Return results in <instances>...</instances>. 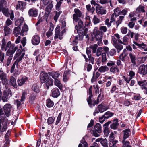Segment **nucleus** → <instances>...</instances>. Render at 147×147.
I'll return each instance as SVG.
<instances>
[{"label": "nucleus", "mask_w": 147, "mask_h": 147, "mask_svg": "<svg viewBox=\"0 0 147 147\" xmlns=\"http://www.w3.org/2000/svg\"><path fill=\"white\" fill-rule=\"evenodd\" d=\"M95 130L93 131L94 135L95 137H98L99 135L98 133H100L102 132V127L99 123H97L94 126Z\"/></svg>", "instance_id": "obj_10"}, {"label": "nucleus", "mask_w": 147, "mask_h": 147, "mask_svg": "<svg viewBox=\"0 0 147 147\" xmlns=\"http://www.w3.org/2000/svg\"><path fill=\"white\" fill-rule=\"evenodd\" d=\"M11 95V91L9 89L6 88L3 92L1 98L2 100L4 102H7L9 98V96Z\"/></svg>", "instance_id": "obj_8"}, {"label": "nucleus", "mask_w": 147, "mask_h": 147, "mask_svg": "<svg viewBox=\"0 0 147 147\" xmlns=\"http://www.w3.org/2000/svg\"><path fill=\"white\" fill-rule=\"evenodd\" d=\"M129 41V38L127 37V36L126 35L124 36V37L121 38V40H119V42L120 43L124 45H126L128 44Z\"/></svg>", "instance_id": "obj_21"}, {"label": "nucleus", "mask_w": 147, "mask_h": 147, "mask_svg": "<svg viewBox=\"0 0 147 147\" xmlns=\"http://www.w3.org/2000/svg\"><path fill=\"white\" fill-rule=\"evenodd\" d=\"M40 42V38L37 35L34 36L32 39V42L33 44L34 45H38Z\"/></svg>", "instance_id": "obj_19"}, {"label": "nucleus", "mask_w": 147, "mask_h": 147, "mask_svg": "<svg viewBox=\"0 0 147 147\" xmlns=\"http://www.w3.org/2000/svg\"><path fill=\"white\" fill-rule=\"evenodd\" d=\"M28 13L30 17H36L38 15V10L35 8H32L29 10Z\"/></svg>", "instance_id": "obj_12"}, {"label": "nucleus", "mask_w": 147, "mask_h": 147, "mask_svg": "<svg viewBox=\"0 0 147 147\" xmlns=\"http://www.w3.org/2000/svg\"><path fill=\"white\" fill-rule=\"evenodd\" d=\"M86 7L87 10L92 13L95 11L94 7H91L90 5V4L87 5Z\"/></svg>", "instance_id": "obj_42"}, {"label": "nucleus", "mask_w": 147, "mask_h": 147, "mask_svg": "<svg viewBox=\"0 0 147 147\" xmlns=\"http://www.w3.org/2000/svg\"><path fill=\"white\" fill-rule=\"evenodd\" d=\"M0 11L2 12L6 16H7L8 15V10L7 9L5 8V7H0Z\"/></svg>", "instance_id": "obj_46"}, {"label": "nucleus", "mask_w": 147, "mask_h": 147, "mask_svg": "<svg viewBox=\"0 0 147 147\" xmlns=\"http://www.w3.org/2000/svg\"><path fill=\"white\" fill-rule=\"evenodd\" d=\"M114 115V113L109 111H108L106 112L104 115V116L106 119H107L110 117Z\"/></svg>", "instance_id": "obj_53"}, {"label": "nucleus", "mask_w": 147, "mask_h": 147, "mask_svg": "<svg viewBox=\"0 0 147 147\" xmlns=\"http://www.w3.org/2000/svg\"><path fill=\"white\" fill-rule=\"evenodd\" d=\"M53 2L52 0H41V4H43L45 5H48L46 7L45 10L49 13H50L53 7Z\"/></svg>", "instance_id": "obj_3"}, {"label": "nucleus", "mask_w": 147, "mask_h": 147, "mask_svg": "<svg viewBox=\"0 0 147 147\" xmlns=\"http://www.w3.org/2000/svg\"><path fill=\"white\" fill-rule=\"evenodd\" d=\"M25 54L24 52H23L20 49H18L16 51L13 57L14 59L15 60L17 58L16 61V63H19L22 59Z\"/></svg>", "instance_id": "obj_4"}, {"label": "nucleus", "mask_w": 147, "mask_h": 147, "mask_svg": "<svg viewBox=\"0 0 147 147\" xmlns=\"http://www.w3.org/2000/svg\"><path fill=\"white\" fill-rule=\"evenodd\" d=\"M129 55L133 65H136V59L135 55L134 53L130 52L129 53Z\"/></svg>", "instance_id": "obj_16"}, {"label": "nucleus", "mask_w": 147, "mask_h": 147, "mask_svg": "<svg viewBox=\"0 0 147 147\" xmlns=\"http://www.w3.org/2000/svg\"><path fill=\"white\" fill-rule=\"evenodd\" d=\"M36 96V94L34 93L30 96L29 98V101L30 103H32L33 102Z\"/></svg>", "instance_id": "obj_48"}, {"label": "nucleus", "mask_w": 147, "mask_h": 147, "mask_svg": "<svg viewBox=\"0 0 147 147\" xmlns=\"http://www.w3.org/2000/svg\"><path fill=\"white\" fill-rule=\"evenodd\" d=\"M109 142L115 141L116 140H114L115 137L114 134L113 132H111L109 136Z\"/></svg>", "instance_id": "obj_60"}, {"label": "nucleus", "mask_w": 147, "mask_h": 147, "mask_svg": "<svg viewBox=\"0 0 147 147\" xmlns=\"http://www.w3.org/2000/svg\"><path fill=\"white\" fill-rule=\"evenodd\" d=\"M45 82L46 86L48 89H49V86H52L53 84V80L51 78L48 79Z\"/></svg>", "instance_id": "obj_35"}, {"label": "nucleus", "mask_w": 147, "mask_h": 147, "mask_svg": "<svg viewBox=\"0 0 147 147\" xmlns=\"http://www.w3.org/2000/svg\"><path fill=\"white\" fill-rule=\"evenodd\" d=\"M4 30L5 36L10 34L11 32V30L7 26L4 27Z\"/></svg>", "instance_id": "obj_36"}, {"label": "nucleus", "mask_w": 147, "mask_h": 147, "mask_svg": "<svg viewBox=\"0 0 147 147\" xmlns=\"http://www.w3.org/2000/svg\"><path fill=\"white\" fill-rule=\"evenodd\" d=\"M111 20L109 21V20L108 18H107L105 21V24L107 27L109 28L111 25Z\"/></svg>", "instance_id": "obj_62"}, {"label": "nucleus", "mask_w": 147, "mask_h": 147, "mask_svg": "<svg viewBox=\"0 0 147 147\" xmlns=\"http://www.w3.org/2000/svg\"><path fill=\"white\" fill-rule=\"evenodd\" d=\"M141 98V96L140 94H136L132 98L133 100H138Z\"/></svg>", "instance_id": "obj_61"}, {"label": "nucleus", "mask_w": 147, "mask_h": 147, "mask_svg": "<svg viewBox=\"0 0 147 147\" xmlns=\"http://www.w3.org/2000/svg\"><path fill=\"white\" fill-rule=\"evenodd\" d=\"M103 49L102 47H98L96 51V56L97 57L99 56L100 55H101L103 51Z\"/></svg>", "instance_id": "obj_50"}, {"label": "nucleus", "mask_w": 147, "mask_h": 147, "mask_svg": "<svg viewBox=\"0 0 147 147\" xmlns=\"http://www.w3.org/2000/svg\"><path fill=\"white\" fill-rule=\"evenodd\" d=\"M60 27L59 26H57L55 29V35L54 38L55 39L59 38L60 40H61L63 38V34L65 32V30H63L60 32Z\"/></svg>", "instance_id": "obj_6"}, {"label": "nucleus", "mask_w": 147, "mask_h": 147, "mask_svg": "<svg viewBox=\"0 0 147 147\" xmlns=\"http://www.w3.org/2000/svg\"><path fill=\"white\" fill-rule=\"evenodd\" d=\"M54 105V102L50 99H47L46 101V105L48 107H52Z\"/></svg>", "instance_id": "obj_38"}, {"label": "nucleus", "mask_w": 147, "mask_h": 147, "mask_svg": "<svg viewBox=\"0 0 147 147\" xmlns=\"http://www.w3.org/2000/svg\"><path fill=\"white\" fill-rule=\"evenodd\" d=\"M94 34L95 37L96 39L98 41V44L99 46L102 45V33L100 32L97 27L94 28Z\"/></svg>", "instance_id": "obj_2"}, {"label": "nucleus", "mask_w": 147, "mask_h": 147, "mask_svg": "<svg viewBox=\"0 0 147 147\" xmlns=\"http://www.w3.org/2000/svg\"><path fill=\"white\" fill-rule=\"evenodd\" d=\"M144 9V7L140 5L136 9V10L138 12H144L145 11Z\"/></svg>", "instance_id": "obj_47"}, {"label": "nucleus", "mask_w": 147, "mask_h": 147, "mask_svg": "<svg viewBox=\"0 0 147 147\" xmlns=\"http://www.w3.org/2000/svg\"><path fill=\"white\" fill-rule=\"evenodd\" d=\"M124 18V16H120L118 18L116 22V24L117 27L121 24Z\"/></svg>", "instance_id": "obj_34"}, {"label": "nucleus", "mask_w": 147, "mask_h": 147, "mask_svg": "<svg viewBox=\"0 0 147 147\" xmlns=\"http://www.w3.org/2000/svg\"><path fill=\"white\" fill-rule=\"evenodd\" d=\"M69 72L67 71H65L63 75V79L64 81H66L69 79Z\"/></svg>", "instance_id": "obj_44"}, {"label": "nucleus", "mask_w": 147, "mask_h": 147, "mask_svg": "<svg viewBox=\"0 0 147 147\" xmlns=\"http://www.w3.org/2000/svg\"><path fill=\"white\" fill-rule=\"evenodd\" d=\"M121 32L123 34H125L127 33V28L126 27H123L121 29Z\"/></svg>", "instance_id": "obj_64"}, {"label": "nucleus", "mask_w": 147, "mask_h": 147, "mask_svg": "<svg viewBox=\"0 0 147 147\" xmlns=\"http://www.w3.org/2000/svg\"><path fill=\"white\" fill-rule=\"evenodd\" d=\"M52 96L54 98H57L60 95V92L58 89L55 88L51 91Z\"/></svg>", "instance_id": "obj_18"}, {"label": "nucleus", "mask_w": 147, "mask_h": 147, "mask_svg": "<svg viewBox=\"0 0 147 147\" xmlns=\"http://www.w3.org/2000/svg\"><path fill=\"white\" fill-rule=\"evenodd\" d=\"M122 142L123 143V147H131V146L129 145V141H126L125 140L123 142L122 141Z\"/></svg>", "instance_id": "obj_63"}, {"label": "nucleus", "mask_w": 147, "mask_h": 147, "mask_svg": "<svg viewBox=\"0 0 147 147\" xmlns=\"http://www.w3.org/2000/svg\"><path fill=\"white\" fill-rule=\"evenodd\" d=\"M138 83L142 89H146V88L147 82L146 80L139 81Z\"/></svg>", "instance_id": "obj_29"}, {"label": "nucleus", "mask_w": 147, "mask_h": 147, "mask_svg": "<svg viewBox=\"0 0 147 147\" xmlns=\"http://www.w3.org/2000/svg\"><path fill=\"white\" fill-rule=\"evenodd\" d=\"M0 78L2 83L4 84L7 81V79L5 74H4L3 72L1 70L0 71Z\"/></svg>", "instance_id": "obj_28"}, {"label": "nucleus", "mask_w": 147, "mask_h": 147, "mask_svg": "<svg viewBox=\"0 0 147 147\" xmlns=\"http://www.w3.org/2000/svg\"><path fill=\"white\" fill-rule=\"evenodd\" d=\"M5 115L8 117L11 115V112L12 109L11 105L9 104H5L3 107Z\"/></svg>", "instance_id": "obj_9"}, {"label": "nucleus", "mask_w": 147, "mask_h": 147, "mask_svg": "<svg viewBox=\"0 0 147 147\" xmlns=\"http://www.w3.org/2000/svg\"><path fill=\"white\" fill-rule=\"evenodd\" d=\"M20 30L21 28L20 27H17L15 28L14 30V34L17 37L18 36Z\"/></svg>", "instance_id": "obj_39"}, {"label": "nucleus", "mask_w": 147, "mask_h": 147, "mask_svg": "<svg viewBox=\"0 0 147 147\" xmlns=\"http://www.w3.org/2000/svg\"><path fill=\"white\" fill-rule=\"evenodd\" d=\"M109 70V68L106 65L101 66L98 69V71L101 73H104L108 71Z\"/></svg>", "instance_id": "obj_31"}, {"label": "nucleus", "mask_w": 147, "mask_h": 147, "mask_svg": "<svg viewBox=\"0 0 147 147\" xmlns=\"http://www.w3.org/2000/svg\"><path fill=\"white\" fill-rule=\"evenodd\" d=\"M18 48V47L15 46V44H12L11 41H8L6 44L5 40L3 39L2 40L1 48L2 50L5 51L7 50L6 53V55L13 56V55Z\"/></svg>", "instance_id": "obj_1"}, {"label": "nucleus", "mask_w": 147, "mask_h": 147, "mask_svg": "<svg viewBox=\"0 0 147 147\" xmlns=\"http://www.w3.org/2000/svg\"><path fill=\"white\" fill-rule=\"evenodd\" d=\"M96 142H100V143L103 146L107 144V141L106 139L98 138L95 140Z\"/></svg>", "instance_id": "obj_23"}, {"label": "nucleus", "mask_w": 147, "mask_h": 147, "mask_svg": "<svg viewBox=\"0 0 147 147\" xmlns=\"http://www.w3.org/2000/svg\"><path fill=\"white\" fill-rule=\"evenodd\" d=\"M96 12L99 14L101 15L105 14L106 13V10L102 6H100L98 4H96Z\"/></svg>", "instance_id": "obj_11"}, {"label": "nucleus", "mask_w": 147, "mask_h": 147, "mask_svg": "<svg viewBox=\"0 0 147 147\" xmlns=\"http://www.w3.org/2000/svg\"><path fill=\"white\" fill-rule=\"evenodd\" d=\"M110 71L111 72L115 74L116 72H118L119 70L117 66H112L110 69Z\"/></svg>", "instance_id": "obj_45"}, {"label": "nucleus", "mask_w": 147, "mask_h": 147, "mask_svg": "<svg viewBox=\"0 0 147 147\" xmlns=\"http://www.w3.org/2000/svg\"><path fill=\"white\" fill-rule=\"evenodd\" d=\"M28 30V27L27 25L24 24L22 27V29L20 33L21 35H23V33L27 32Z\"/></svg>", "instance_id": "obj_37"}, {"label": "nucleus", "mask_w": 147, "mask_h": 147, "mask_svg": "<svg viewBox=\"0 0 147 147\" xmlns=\"http://www.w3.org/2000/svg\"><path fill=\"white\" fill-rule=\"evenodd\" d=\"M118 142V141L115 140V141L109 142V147H117L116 144Z\"/></svg>", "instance_id": "obj_51"}, {"label": "nucleus", "mask_w": 147, "mask_h": 147, "mask_svg": "<svg viewBox=\"0 0 147 147\" xmlns=\"http://www.w3.org/2000/svg\"><path fill=\"white\" fill-rule=\"evenodd\" d=\"M107 30V27L104 26H101L99 28V30L100 32H102V34L103 33L106 32Z\"/></svg>", "instance_id": "obj_54"}, {"label": "nucleus", "mask_w": 147, "mask_h": 147, "mask_svg": "<svg viewBox=\"0 0 147 147\" xmlns=\"http://www.w3.org/2000/svg\"><path fill=\"white\" fill-rule=\"evenodd\" d=\"M54 84L60 89H61L62 87V85L60 81L58 79H57L55 80Z\"/></svg>", "instance_id": "obj_40"}, {"label": "nucleus", "mask_w": 147, "mask_h": 147, "mask_svg": "<svg viewBox=\"0 0 147 147\" xmlns=\"http://www.w3.org/2000/svg\"><path fill=\"white\" fill-rule=\"evenodd\" d=\"M118 122V119H114L113 123L110 125V127L111 128L113 129H116L119 125Z\"/></svg>", "instance_id": "obj_22"}, {"label": "nucleus", "mask_w": 147, "mask_h": 147, "mask_svg": "<svg viewBox=\"0 0 147 147\" xmlns=\"http://www.w3.org/2000/svg\"><path fill=\"white\" fill-rule=\"evenodd\" d=\"M7 4V2L5 0H0V7H5L6 6Z\"/></svg>", "instance_id": "obj_56"}, {"label": "nucleus", "mask_w": 147, "mask_h": 147, "mask_svg": "<svg viewBox=\"0 0 147 147\" xmlns=\"http://www.w3.org/2000/svg\"><path fill=\"white\" fill-rule=\"evenodd\" d=\"M97 109L99 110L100 112H103L108 109V107L102 104L99 105L97 107Z\"/></svg>", "instance_id": "obj_27"}, {"label": "nucleus", "mask_w": 147, "mask_h": 147, "mask_svg": "<svg viewBox=\"0 0 147 147\" xmlns=\"http://www.w3.org/2000/svg\"><path fill=\"white\" fill-rule=\"evenodd\" d=\"M99 3L102 4H107L109 3L110 6L112 7L113 6L111 1L110 0H100Z\"/></svg>", "instance_id": "obj_41"}, {"label": "nucleus", "mask_w": 147, "mask_h": 147, "mask_svg": "<svg viewBox=\"0 0 147 147\" xmlns=\"http://www.w3.org/2000/svg\"><path fill=\"white\" fill-rule=\"evenodd\" d=\"M27 78L25 77H22L18 79L17 82L18 85L20 86H22L27 82Z\"/></svg>", "instance_id": "obj_17"}, {"label": "nucleus", "mask_w": 147, "mask_h": 147, "mask_svg": "<svg viewBox=\"0 0 147 147\" xmlns=\"http://www.w3.org/2000/svg\"><path fill=\"white\" fill-rule=\"evenodd\" d=\"M10 84L14 87L16 88L17 87L16 81L15 78L13 77H11L10 79Z\"/></svg>", "instance_id": "obj_33"}, {"label": "nucleus", "mask_w": 147, "mask_h": 147, "mask_svg": "<svg viewBox=\"0 0 147 147\" xmlns=\"http://www.w3.org/2000/svg\"><path fill=\"white\" fill-rule=\"evenodd\" d=\"M49 75L52 76L55 80L57 79L60 75V74L57 71H53L49 73Z\"/></svg>", "instance_id": "obj_24"}, {"label": "nucleus", "mask_w": 147, "mask_h": 147, "mask_svg": "<svg viewBox=\"0 0 147 147\" xmlns=\"http://www.w3.org/2000/svg\"><path fill=\"white\" fill-rule=\"evenodd\" d=\"M74 12L75 13L73 14V16L74 23L77 22V20L79 19L78 18H82L83 16L82 13L78 9L75 8L74 9Z\"/></svg>", "instance_id": "obj_7"}, {"label": "nucleus", "mask_w": 147, "mask_h": 147, "mask_svg": "<svg viewBox=\"0 0 147 147\" xmlns=\"http://www.w3.org/2000/svg\"><path fill=\"white\" fill-rule=\"evenodd\" d=\"M146 58L144 57H138L137 59V61L139 64L142 63L145 61Z\"/></svg>", "instance_id": "obj_52"}, {"label": "nucleus", "mask_w": 147, "mask_h": 147, "mask_svg": "<svg viewBox=\"0 0 147 147\" xmlns=\"http://www.w3.org/2000/svg\"><path fill=\"white\" fill-rule=\"evenodd\" d=\"M139 71L141 74L143 75L147 74V65L143 64L141 65L139 68Z\"/></svg>", "instance_id": "obj_14"}, {"label": "nucleus", "mask_w": 147, "mask_h": 147, "mask_svg": "<svg viewBox=\"0 0 147 147\" xmlns=\"http://www.w3.org/2000/svg\"><path fill=\"white\" fill-rule=\"evenodd\" d=\"M92 86H90L89 89V97L87 99V101L89 105H91V98L92 97Z\"/></svg>", "instance_id": "obj_30"}, {"label": "nucleus", "mask_w": 147, "mask_h": 147, "mask_svg": "<svg viewBox=\"0 0 147 147\" xmlns=\"http://www.w3.org/2000/svg\"><path fill=\"white\" fill-rule=\"evenodd\" d=\"M32 89V90L35 92L36 94L39 93L40 92L39 87L36 84H33Z\"/></svg>", "instance_id": "obj_32"}, {"label": "nucleus", "mask_w": 147, "mask_h": 147, "mask_svg": "<svg viewBox=\"0 0 147 147\" xmlns=\"http://www.w3.org/2000/svg\"><path fill=\"white\" fill-rule=\"evenodd\" d=\"M124 133V136L123 139V141L124 142L126 139L131 134L130 130L129 129H127L123 131Z\"/></svg>", "instance_id": "obj_20"}, {"label": "nucleus", "mask_w": 147, "mask_h": 147, "mask_svg": "<svg viewBox=\"0 0 147 147\" xmlns=\"http://www.w3.org/2000/svg\"><path fill=\"white\" fill-rule=\"evenodd\" d=\"M24 19L22 17H21L20 19L17 20L15 22V25L17 27H20L23 23Z\"/></svg>", "instance_id": "obj_25"}, {"label": "nucleus", "mask_w": 147, "mask_h": 147, "mask_svg": "<svg viewBox=\"0 0 147 147\" xmlns=\"http://www.w3.org/2000/svg\"><path fill=\"white\" fill-rule=\"evenodd\" d=\"M101 57H100L98 60H100L101 62L103 64L105 63L107 60L106 54L105 53H102L101 55Z\"/></svg>", "instance_id": "obj_26"}, {"label": "nucleus", "mask_w": 147, "mask_h": 147, "mask_svg": "<svg viewBox=\"0 0 147 147\" xmlns=\"http://www.w3.org/2000/svg\"><path fill=\"white\" fill-rule=\"evenodd\" d=\"M0 115L1 116V120L2 121L4 119H5V118H6L2 108L0 109Z\"/></svg>", "instance_id": "obj_58"}, {"label": "nucleus", "mask_w": 147, "mask_h": 147, "mask_svg": "<svg viewBox=\"0 0 147 147\" xmlns=\"http://www.w3.org/2000/svg\"><path fill=\"white\" fill-rule=\"evenodd\" d=\"M93 21L94 24H96L100 22V20L96 16L94 15L93 17Z\"/></svg>", "instance_id": "obj_57"}, {"label": "nucleus", "mask_w": 147, "mask_h": 147, "mask_svg": "<svg viewBox=\"0 0 147 147\" xmlns=\"http://www.w3.org/2000/svg\"><path fill=\"white\" fill-rule=\"evenodd\" d=\"M139 48L143 50L144 51H147V45L143 43L140 44Z\"/></svg>", "instance_id": "obj_55"}, {"label": "nucleus", "mask_w": 147, "mask_h": 147, "mask_svg": "<svg viewBox=\"0 0 147 147\" xmlns=\"http://www.w3.org/2000/svg\"><path fill=\"white\" fill-rule=\"evenodd\" d=\"M79 30H82L84 27V25L83 22L80 19L77 20Z\"/></svg>", "instance_id": "obj_43"}, {"label": "nucleus", "mask_w": 147, "mask_h": 147, "mask_svg": "<svg viewBox=\"0 0 147 147\" xmlns=\"http://www.w3.org/2000/svg\"><path fill=\"white\" fill-rule=\"evenodd\" d=\"M49 78V77L47 73L42 72L40 74V79L42 82H45Z\"/></svg>", "instance_id": "obj_13"}, {"label": "nucleus", "mask_w": 147, "mask_h": 147, "mask_svg": "<svg viewBox=\"0 0 147 147\" xmlns=\"http://www.w3.org/2000/svg\"><path fill=\"white\" fill-rule=\"evenodd\" d=\"M25 5L26 4L25 2L21 1H18L16 6V9L17 10L22 9Z\"/></svg>", "instance_id": "obj_15"}, {"label": "nucleus", "mask_w": 147, "mask_h": 147, "mask_svg": "<svg viewBox=\"0 0 147 147\" xmlns=\"http://www.w3.org/2000/svg\"><path fill=\"white\" fill-rule=\"evenodd\" d=\"M120 9L117 7L114 10V14L116 16H118L120 14Z\"/></svg>", "instance_id": "obj_59"}, {"label": "nucleus", "mask_w": 147, "mask_h": 147, "mask_svg": "<svg viewBox=\"0 0 147 147\" xmlns=\"http://www.w3.org/2000/svg\"><path fill=\"white\" fill-rule=\"evenodd\" d=\"M115 48L117 50V53H119L120 51L123 49V47L121 45L117 44L115 46Z\"/></svg>", "instance_id": "obj_49"}, {"label": "nucleus", "mask_w": 147, "mask_h": 147, "mask_svg": "<svg viewBox=\"0 0 147 147\" xmlns=\"http://www.w3.org/2000/svg\"><path fill=\"white\" fill-rule=\"evenodd\" d=\"M4 120L2 121L0 119V132L1 135L3 133L6 131L7 128V124L8 123V119L7 118H5Z\"/></svg>", "instance_id": "obj_5"}]
</instances>
